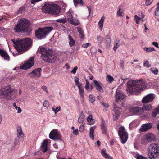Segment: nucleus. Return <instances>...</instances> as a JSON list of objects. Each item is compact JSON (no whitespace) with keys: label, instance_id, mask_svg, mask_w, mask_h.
Returning a JSON list of instances; mask_svg holds the SVG:
<instances>
[{"label":"nucleus","instance_id":"obj_1","mask_svg":"<svg viewBox=\"0 0 159 159\" xmlns=\"http://www.w3.org/2000/svg\"><path fill=\"white\" fill-rule=\"evenodd\" d=\"M127 84V92L130 94L136 95L145 89L147 87L142 79L130 80L128 82Z\"/></svg>","mask_w":159,"mask_h":159},{"label":"nucleus","instance_id":"obj_2","mask_svg":"<svg viewBox=\"0 0 159 159\" xmlns=\"http://www.w3.org/2000/svg\"><path fill=\"white\" fill-rule=\"evenodd\" d=\"M14 46L18 52L22 53L30 48L31 45V39L29 38H25L22 39H18L15 40L12 39Z\"/></svg>","mask_w":159,"mask_h":159},{"label":"nucleus","instance_id":"obj_3","mask_svg":"<svg viewBox=\"0 0 159 159\" xmlns=\"http://www.w3.org/2000/svg\"><path fill=\"white\" fill-rule=\"evenodd\" d=\"M39 52L41 55L42 59L46 62L54 63L57 59L51 50L44 47H39Z\"/></svg>","mask_w":159,"mask_h":159},{"label":"nucleus","instance_id":"obj_4","mask_svg":"<svg viewBox=\"0 0 159 159\" xmlns=\"http://www.w3.org/2000/svg\"><path fill=\"white\" fill-rule=\"evenodd\" d=\"M14 30L16 32H30L31 30L29 27V21L25 18L20 19L14 28Z\"/></svg>","mask_w":159,"mask_h":159},{"label":"nucleus","instance_id":"obj_5","mask_svg":"<svg viewBox=\"0 0 159 159\" xmlns=\"http://www.w3.org/2000/svg\"><path fill=\"white\" fill-rule=\"evenodd\" d=\"M60 7L57 4H46L43 8V10L46 13L57 15L61 11Z\"/></svg>","mask_w":159,"mask_h":159},{"label":"nucleus","instance_id":"obj_6","mask_svg":"<svg viewBox=\"0 0 159 159\" xmlns=\"http://www.w3.org/2000/svg\"><path fill=\"white\" fill-rule=\"evenodd\" d=\"M53 29V27L51 26L46 27L43 28H39L35 30V36L39 39H43Z\"/></svg>","mask_w":159,"mask_h":159},{"label":"nucleus","instance_id":"obj_7","mask_svg":"<svg viewBox=\"0 0 159 159\" xmlns=\"http://www.w3.org/2000/svg\"><path fill=\"white\" fill-rule=\"evenodd\" d=\"M159 155V146L157 143H153L148 147V156L150 159H154Z\"/></svg>","mask_w":159,"mask_h":159},{"label":"nucleus","instance_id":"obj_8","mask_svg":"<svg viewBox=\"0 0 159 159\" xmlns=\"http://www.w3.org/2000/svg\"><path fill=\"white\" fill-rule=\"evenodd\" d=\"M16 93L17 90L16 89H12L11 86H6L4 88H1L0 90V96H2L0 98H5V97L14 96Z\"/></svg>","mask_w":159,"mask_h":159},{"label":"nucleus","instance_id":"obj_9","mask_svg":"<svg viewBox=\"0 0 159 159\" xmlns=\"http://www.w3.org/2000/svg\"><path fill=\"white\" fill-rule=\"evenodd\" d=\"M118 133L121 142L123 144L125 143L126 142L128 138V134L127 133L124 127H120Z\"/></svg>","mask_w":159,"mask_h":159},{"label":"nucleus","instance_id":"obj_10","mask_svg":"<svg viewBox=\"0 0 159 159\" xmlns=\"http://www.w3.org/2000/svg\"><path fill=\"white\" fill-rule=\"evenodd\" d=\"M127 110L131 114L134 115H141L143 113V110L140 107H132L129 109H126L124 112L125 114L127 113Z\"/></svg>","mask_w":159,"mask_h":159},{"label":"nucleus","instance_id":"obj_11","mask_svg":"<svg viewBox=\"0 0 159 159\" xmlns=\"http://www.w3.org/2000/svg\"><path fill=\"white\" fill-rule=\"evenodd\" d=\"M34 63V59L33 57H31L26 63L22 66H20V68L23 70H26L31 67Z\"/></svg>","mask_w":159,"mask_h":159},{"label":"nucleus","instance_id":"obj_12","mask_svg":"<svg viewBox=\"0 0 159 159\" xmlns=\"http://www.w3.org/2000/svg\"><path fill=\"white\" fill-rule=\"evenodd\" d=\"M57 129H53L49 134V137L55 140H61L60 134L57 132Z\"/></svg>","mask_w":159,"mask_h":159},{"label":"nucleus","instance_id":"obj_13","mask_svg":"<svg viewBox=\"0 0 159 159\" xmlns=\"http://www.w3.org/2000/svg\"><path fill=\"white\" fill-rule=\"evenodd\" d=\"M116 106L114 107L113 109V117L114 120L118 119L120 117L121 112L122 111L121 108L119 107H116Z\"/></svg>","mask_w":159,"mask_h":159},{"label":"nucleus","instance_id":"obj_14","mask_svg":"<svg viewBox=\"0 0 159 159\" xmlns=\"http://www.w3.org/2000/svg\"><path fill=\"white\" fill-rule=\"evenodd\" d=\"M115 96L116 99H123L126 98V96L123 92L117 89Z\"/></svg>","mask_w":159,"mask_h":159},{"label":"nucleus","instance_id":"obj_15","mask_svg":"<svg viewBox=\"0 0 159 159\" xmlns=\"http://www.w3.org/2000/svg\"><path fill=\"white\" fill-rule=\"evenodd\" d=\"M94 86L96 89L98 91L102 93L103 92V89L102 87L101 83L98 81L96 80H93Z\"/></svg>","mask_w":159,"mask_h":159},{"label":"nucleus","instance_id":"obj_16","mask_svg":"<svg viewBox=\"0 0 159 159\" xmlns=\"http://www.w3.org/2000/svg\"><path fill=\"white\" fill-rule=\"evenodd\" d=\"M41 68H38L35 69L30 73V76L32 77L35 76L38 77L40 76L41 75Z\"/></svg>","mask_w":159,"mask_h":159},{"label":"nucleus","instance_id":"obj_17","mask_svg":"<svg viewBox=\"0 0 159 159\" xmlns=\"http://www.w3.org/2000/svg\"><path fill=\"white\" fill-rule=\"evenodd\" d=\"M152 127V124L151 123H146L143 124L140 129L141 131H145L150 129Z\"/></svg>","mask_w":159,"mask_h":159},{"label":"nucleus","instance_id":"obj_18","mask_svg":"<svg viewBox=\"0 0 159 159\" xmlns=\"http://www.w3.org/2000/svg\"><path fill=\"white\" fill-rule=\"evenodd\" d=\"M48 140L46 139L43 140L42 143L41 150L43 152H46L48 150Z\"/></svg>","mask_w":159,"mask_h":159},{"label":"nucleus","instance_id":"obj_19","mask_svg":"<svg viewBox=\"0 0 159 159\" xmlns=\"http://www.w3.org/2000/svg\"><path fill=\"white\" fill-rule=\"evenodd\" d=\"M146 139L148 141L151 142L155 140V137L153 134L152 133H147L146 135Z\"/></svg>","mask_w":159,"mask_h":159},{"label":"nucleus","instance_id":"obj_20","mask_svg":"<svg viewBox=\"0 0 159 159\" xmlns=\"http://www.w3.org/2000/svg\"><path fill=\"white\" fill-rule=\"evenodd\" d=\"M17 136L18 139L23 138L24 134L23 133L21 128L20 126H18L17 128Z\"/></svg>","mask_w":159,"mask_h":159},{"label":"nucleus","instance_id":"obj_21","mask_svg":"<svg viewBox=\"0 0 159 159\" xmlns=\"http://www.w3.org/2000/svg\"><path fill=\"white\" fill-rule=\"evenodd\" d=\"M0 54L2 57L4 59L7 60H9L10 57L8 55L4 50L0 49Z\"/></svg>","mask_w":159,"mask_h":159},{"label":"nucleus","instance_id":"obj_22","mask_svg":"<svg viewBox=\"0 0 159 159\" xmlns=\"http://www.w3.org/2000/svg\"><path fill=\"white\" fill-rule=\"evenodd\" d=\"M101 153L104 158H107V159H113L111 157L106 153V149H102L101 150Z\"/></svg>","mask_w":159,"mask_h":159},{"label":"nucleus","instance_id":"obj_23","mask_svg":"<svg viewBox=\"0 0 159 159\" xmlns=\"http://www.w3.org/2000/svg\"><path fill=\"white\" fill-rule=\"evenodd\" d=\"M101 127L102 132L104 134H106L107 132V128L106 126L105 122L103 119L102 120L101 124Z\"/></svg>","mask_w":159,"mask_h":159},{"label":"nucleus","instance_id":"obj_24","mask_svg":"<svg viewBox=\"0 0 159 159\" xmlns=\"http://www.w3.org/2000/svg\"><path fill=\"white\" fill-rule=\"evenodd\" d=\"M155 98V94L153 93H150L145 96L142 99H154Z\"/></svg>","mask_w":159,"mask_h":159},{"label":"nucleus","instance_id":"obj_25","mask_svg":"<svg viewBox=\"0 0 159 159\" xmlns=\"http://www.w3.org/2000/svg\"><path fill=\"white\" fill-rule=\"evenodd\" d=\"M87 120L88 122V124L90 125L93 124L95 122V121L93 118V116L92 115H90L88 116Z\"/></svg>","mask_w":159,"mask_h":159},{"label":"nucleus","instance_id":"obj_26","mask_svg":"<svg viewBox=\"0 0 159 159\" xmlns=\"http://www.w3.org/2000/svg\"><path fill=\"white\" fill-rule=\"evenodd\" d=\"M96 128V126H94L93 127H91L90 129L89 136L93 140H94V139L93 134L94 130Z\"/></svg>","mask_w":159,"mask_h":159},{"label":"nucleus","instance_id":"obj_27","mask_svg":"<svg viewBox=\"0 0 159 159\" xmlns=\"http://www.w3.org/2000/svg\"><path fill=\"white\" fill-rule=\"evenodd\" d=\"M143 113L144 111H149L152 108V106L150 104H148L144 105L142 107Z\"/></svg>","mask_w":159,"mask_h":159},{"label":"nucleus","instance_id":"obj_28","mask_svg":"<svg viewBox=\"0 0 159 159\" xmlns=\"http://www.w3.org/2000/svg\"><path fill=\"white\" fill-rule=\"evenodd\" d=\"M122 100H115L114 102V107L116 106V107H119V106H122L123 105V103L122 101Z\"/></svg>","mask_w":159,"mask_h":159},{"label":"nucleus","instance_id":"obj_29","mask_svg":"<svg viewBox=\"0 0 159 159\" xmlns=\"http://www.w3.org/2000/svg\"><path fill=\"white\" fill-rule=\"evenodd\" d=\"M120 41V40L117 39H116V40L114 41L113 49L115 51L116 50L120 45L119 44Z\"/></svg>","mask_w":159,"mask_h":159},{"label":"nucleus","instance_id":"obj_30","mask_svg":"<svg viewBox=\"0 0 159 159\" xmlns=\"http://www.w3.org/2000/svg\"><path fill=\"white\" fill-rule=\"evenodd\" d=\"M105 17L104 16L102 17L98 23V25L99 26V28L102 30L103 26V24L105 19Z\"/></svg>","mask_w":159,"mask_h":159},{"label":"nucleus","instance_id":"obj_31","mask_svg":"<svg viewBox=\"0 0 159 159\" xmlns=\"http://www.w3.org/2000/svg\"><path fill=\"white\" fill-rule=\"evenodd\" d=\"M68 39L69 40V45L71 47L74 46L75 43V41L72 38V37L70 35H69Z\"/></svg>","mask_w":159,"mask_h":159},{"label":"nucleus","instance_id":"obj_32","mask_svg":"<svg viewBox=\"0 0 159 159\" xmlns=\"http://www.w3.org/2000/svg\"><path fill=\"white\" fill-rule=\"evenodd\" d=\"M80 84L78 85V87L79 88V93L80 94L81 97H83L84 94V92L83 87H82V84Z\"/></svg>","mask_w":159,"mask_h":159},{"label":"nucleus","instance_id":"obj_33","mask_svg":"<svg viewBox=\"0 0 159 159\" xmlns=\"http://www.w3.org/2000/svg\"><path fill=\"white\" fill-rule=\"evenodd\" d=\"M73 2L75 7H76L78 4H79L81 6L84 4L82 0H73Z\"/></svg>","mask_w":159,"mask_h":159},{"label":"nucleus","instance_id":"obj_34","mask_svg":"<svg viewBox=\"0 0 159 159\" xmlns=\"http://www.w3.org/2000/svg\"><path fill=\"white\" fill-rule=\"evenodd\" d=\"M84 114H81L80 116L79 117L78 121L80 123H82L84 121Z\"/></svg>","mask_w":159,"mask_h":159},{"label":"nucleus","instance_id":"obj_35","mask_svg":"<svg viewBox=\"0 0 159 159\" xmlns=\"http://www.w3.org/2000/svg\"><path fill=\"white\" fill-rule=\"evenodd\" d=\"M78 31L79 33L80 38L83 39L84 38V34L83 30L81 28H80L78 29Z\"/></svg>","mask_w":159,"mask_h":159},{"label":"nucleus","instance_id":"obj_36","mask_svg":"<svg viewBox=\"0 0 159 159\" xmlns=\"http://www.w3.org/2000/svg\"><path fill=\"white\" fill-rule=\"evenodd\" d=\"M155 15L159 17V2L156 5V9L155 11Z\"/></svg>","mask_w":159,"mask_h":159},{"label":"nucleus","instance_id":"obj_37","mask_svg":"<svg viewBox=\"0 0 159 159\" xmlns=\"http://www.w3.org/2000/svg\"><path fill=\"white\" fill-rule=\"evenodd\" d=\"M143 49L145 51L147 52H151L152 51H155V50L153 48H147L145 47L143 48Z\"/></svg>","mask_w":159,"mask_h":159},{"label":"nucleus","instance_id":"obj_38","mask_svg":"<svg viewBox=\"0 0 159 159\" xmlns=\"http://www.w3.org/2000/svg\"><path fill=\"white\" fill-rule=\"evenodd\" d=\"M67 18L68 20V21L69 22L72 23V19H73V17L71 14L70 13H68L67 15Z\"/></svg>","mask_w":159,"mask_h":159},{"label":"nucleus","instance_id":"obj_39","mask_svg":"<svg viewBox=\"0 0 159 159\" xmlns=\"http://www.w3.org/2000/svg\"><path fill=\"white\" fill-rule=\"evenodd\" d=\"M57 22L62 23L65 24L66 22V20L65 18L60 19L56 20Z\"/></svg>","mask_w":159,"mask_h":159},{"label":"nucleus","instance_id":"obj_40","mask_svg":"<svg viewBox=\"0 0 159 159\" xmlns=\"http://www.w3.org/2000/svg\"><path fill=\"white\" fill-rule=\"evenodd\" d=\"M107 80L110 82H112L114 80L113 78L109 75L107 76Z\"/></svg>","mask_w":159,"mask_h":159},{"label":"nucleus","instance_id":"obj_41","mask_svg":"<svg viewBox=\"0 0 159 159\" xmlns=\"http://www.w3.org/2000/svg\"><path fill=\"white\" fill-rule=\"evenodd\" d=\"M13 105L15 107L16 109L17 110L18 113H20L21 112V108L20 107H18L16 105V103H13Z\"/></svg>","mask_w":159,"mask_h":159},{"label":"nucleus","instance_id":"obj_42","mask_svg":"<svg viewBox=\"0 0 159 159\" xmlns=\"http://www.w3.org/2000/svg\"><path fill=\"white\" fill-rule=\"evenodd\" d=\"M52 110L56 114L57 112L61 110V107L60 106L57 107L56 109L52 107Z\"/></svg>","mask_w":159,"mask_h":159},{"label":"nucleus","instance_id":"obj_43","mask_svg":"<svg viewBox=\"0 0 159 159\" xmlns=\"http://www.w3.org/2000/svg\"><path fill=\"white\" fill-rule=\"evenodd\" d=\"M143 66H144L146 67L147 68L150 67L151 66V64H149V62L147 61H144L143 63Z\"/></svg>","mask_w":159,"mask_h":159},{"label":"nucleus","instance_id":"obj_44","mask_svg":"<svg viewBox=\"0 0 159 159\" xmlns=\"http://www.w3.org/2000/svg\"><path fill=\"white\" fill-rule=\"evenodd\" d=\"M140 121L138 120H135L134 121L131 123V124H134L135 126H137L139 125Z\"/></svg>","mask_w":159,"mask_h":159},{"label":"nucleus","instance_id":"obj_45","mask_svg":"<svg viewBox=\"0 0 159 159\" xmlns=\"http://www.w3.org/2000/svg\"><path fill=\"white\" fill-rule=\"evenodd\" d=\"M49 105L50 104L49 102L47 100H45L43 102V106L46 108H48L49 106Z\"/></svg>","mask_w":159,"mask_h":159},{"label":"nucleus","instance_id":"obj_46","mask_svg":"<svg viewBox=\"0 0 159 159\" xmlns=\"http://www.w3.org/2000/svg\"><path fill=\"white\" fill-rule=\"evenodd\" d=\"M117 14L119 16H123L122 15L123 14V12L121 11V9L120 8L119 10L117 11Z\"/></svg>","mask_w":159,"mask_h":159},{"label":"nucleus","instance_id":"obj_47","mask_svg":"<svg viewBox=\"0 0 159 159\" xmlns=\"http://www.w3.org/2000/svg\"><path fill=\"white\" fill-rule=\"evenodd\" d=\"M157 111H156V110L155 109L151 113V116L153 118L156 117L157 114H158Z\"/></svg>","mask_w":159,"mask_h":159},{"label":"nucleus","instance_id":"obj_48","mask_svg":"<svg viewBox=\"0 0 159 159\" xmlns=\"http://www.w3.org/2000/svg\"><path fill=\"white\" fill-rule=\"evenodd\" d=\"M86 84L85 86V88L87 90H88L89 89V83L87 79L85 80Z\"/></svg>","mask_w":159,"mask_h":159},{"label":"nucleus","instance_id":"obj_49","mask_svg":"<svg viewBox=\"0 0 159 159\" xmlns=\"http://www.w3.org/2000/svg\"><path fill=\"white\" fill-rule=\"evenodd\" d=\"M136 156L137 159H147L146 157L139 154H137Z\"/></svg>","mask_w":159,"mask_h":159},{"label":"nucleus","instance_id":"obj_50","mask_svg":"<svg viewBox=\"0 0 159 159\" xmlns=\"http://www.w3.org/2000/svg\"><path fill=\"white\" fill-rule=\"evenodd\" d=\"M150 70L154 74H157L158 72V70L157 68H155L154 70H153L152 68L150 69Z\"/></svg>","mask_w":159,"mask_h":159},{"label":"nucleus","instance_id":"obj_51","mask_svg":"<svg viewBox=\"0 0 159 159\" xmlns=\"http://www.w3.org/2000/svg\"><path fill=\"white\" fill-rule=\"evenodd\" d=\"M97 39L98 43H101V42H102L103 40V39L102 38L101 36H98Z\"/></svg>","mask_w":159,"mask_h":159},{"label":"nucleus","instance_id":"obj_52","mask_svg":"<svg viewBox=\"0 0 159 159\" xmlns=\"http://www.w3.org/2000/svg\"><path fill=\"white\" fill-rule=\"evenodd\" d=\"M147 140L146 139V138H143L141 140V143L143 144H146L147 143Z\"/></svg>","mask_w":159,"mask_h":159},{"label":"nucleus","instance_id":"obj_53","mask_svg":"<svg viewBox=\"0 0 159 159\" xmlns=\"http://www.w3.org/2000/svg\"><path fill=\"white\" fill-rule=\"evenodd\" d=\"M153 0H146L145 4L146 6L150 5L152 2Z\"/></svg>","mask_w":159,"mask_h":159},{"label":"nucleus","instance_id":"obj_54","mask_svg":"<svg viewBox=\"0 0 159 159\" xmlns=\"http://www.w3.org/2000/svg\"><path fill=\"white\" fill-rule=\"evenodd\" d=\"M106 41L107 42V45H109L111 42V38H107L106 39Z\"/></svg>","mask_w":159,"mask_h":159},{"label":"nucleus","instance_id":"obj_55","mask_svg":"<svg viewBox=\"0 0 159 159\" xmlns=\"http://www.w3.org/2000/svg\"><path fill=\"white\" fill-rule=\"evenodd\" d=\"M19 142V139L16 138H15L14 140V144L15 145H17Z\"/></svg>","mask_w":159,"mask_h":159},{"label":"nucleus","instance_id":"obj_56","mask_svg":"<svg viewBox=\"0 0 159 159\" xmlns=\"http://www.w3.org/2000/svg\"><path fill=\"white\" fill-rule=\"evenodd\" d=\"M75 82L76 83V84L78 86L79 85H80V84H82L81 83L79 82L78 78H77L75 80Z\"/></svg>","mask_w":159,"mask_h":159},{"label":"nucleus","instance_id":"obj_57","mask_svg":"<svg viewBox=\"0 0 159 159\" xmlns=\"http://www.w3.org/2000/svg\"><path fill=\"white\" fill-rule=\"evenodd\" d=\"M84 129V125H82L80 126L79 128V131L80 132H82L83 131Z\"/></svg>","mask_w":159,"mask_h":159},{"label":"nucleus","instance_id":"obj_58","mask_svg":"<svg viewBox=\"0 0 159 159\" xmlns=\"http://www.w3.org/2000/svg\"><path fill=\"white\" fill-rule=\"evenodd\" d=\"M134 148L138 149L139 148V144L137 142H135L134 143Z\"/></svg>","mask_w":159,"mask_h":159},{"label":"nucleus","instance_id":"obj_59","mask_svg":"<svg viewBox=\"0 0 159 159\" xmlns=\"http://www.w3.org/2000/svg\"><path fill=\"white\" fill-rule=\"evenodd\" d=\"M72 22L70 23L71 24H73L75 26H76L78 25L79 24V23L78 22H75L73 20V19H72Z\"/></svg>","mask_w":159,"mask_h":159},{"label":"nucleus","instance_id":"obj_60","mask_svg":"<svg viewBox=\"0 0 159 159\" xmlns=\"http://www.w3.org/2000/svg\"><path fill=\"white\" fill-rule=\"evenodd\" d=\"M78 69V67L77 66H76L74 67L73 69L71 71V73H72L73 74H75L76 72V70Z\"/></svg>","mask_w":159,"mask_h":159},{"label":"nucleus","instance_id":"obj_61","mask_svg":"<svg viewBox=\"0 0 159 159\" xmlns=\"http://www.w3.org/2000/svg\"><path fill=\"white\" fill-rule=\"evenodd\" d=\"M73 133V134L75 135H78V129H77L75 130H74Z\"/></svg>","mask_w":159,"mask_h":159},{"label":"nucleus","instance_id":"obj_62","mask_svg":"<svg viewBox=\"0 0 159 159\" xmlns=\"http://www.w3.org/2000/svg\"><path fill=\"white\" fill-rule=\"evenodd\" d=\"M101 104L106 108H107L109 106L108 104L107 103L101 102Z\"/></svg>","mask_w":159,"mask_h":159},{"label":"nucleus","instance_id":"obj_63","mask_svg":"<svg viewBox=\"0 0 159 159\" xmlns=\"http://www.w3.org/2000/svg\"><path fill=\"white\" fill-rule=\"evenodd\" d=\"M90 45V43H86L83 44L82 45V47L83 48H87Z\"/></svg>","mask_w":159,"mask_h":159},{"label":"nucleus","instance_id":"obj_64","mask_svg":"<svg viewBox=\"0 0 159 159\" xmlns=\"http://www.w3.org/2000/svg\"><path fill=\"white\" fill-rule=\"evenodd\" d=\"M124 62L122 60H120V65L121 67H122V68H123L124 67Z\"/></svg>","mask_w":159,"mask_h":159}]
</instances>
